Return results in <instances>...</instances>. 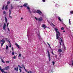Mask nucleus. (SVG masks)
I'll return each mask as SVG.
<instances>
[{"label":"nucleus","instance_id":"obj_43","mask_svg":"<svg viewBox=\"0 0 73 73\" xmlns=\"http://www.w3.org/2000/svg\"><path fill=\"white\" fill-rule=\"evenodd\" d=\"M21 20H23V18H21Z\"/></svg>","mask_w":73,"mask_h":73},{"label":"nucleus","instance_id":"obj_39","mask_svg":"<svg viewBox=\"0 0 73 73\" xmlns=\"http://www.w3.org/2000/svg\"><path fill=\"white\" fill-rule=\"evenodd\" d=\"M39 39L41 38V37L40 36H39Z\"/></svg>","mask_w":73,"mask_h":73},{"label":"nucleus","instance_id":"obj_7","mask_svg":"<svg viewBox=\"0 0 73 73\" xmlns=\"http://www.w3.org/2000/svg\"><path fill=\"white\" fill-rule=\"evenodd\" d=\"M58 52L60 54V55H61V54L60 53L61 52H62V50L61 49H59L58 50Z\"/></svg>","mask_w":73,"mask_h":73},{"label":"nucleus","instance_id":"obj_50","mask_svg":"<svg viewBox=\"0 0 73 73\" xmlns=\"http://www.w3.org/2000/svg\"><path fill=\"white\" fill-rule=\"evenodd\" d=\"M4 73H7L6 72H4Z\"/></svg>","mask_w":73,"mask_h":73},{"label":"nucleus","instance_id":"obj_46","mask_svg":"<svg viewBox=\"0 0 73 73\" xmlns=\"http://www.w3.org/2000/svg\"><path fill=\"white\" fill-rule=\"evenodd\" d=\"M52 54H54V53H53V52H52Z\"/></svg>","mask_w":73,"mask_h":73},{"label":"nucleus","instance_id":"obj_5","mask_svg":"<svg viewBox=\"0 0 73 73\" xmlns=\"http://www.w3.org/2000/svg\"><path fill=\"white\" fill-rule=\"evenodd\" d=\"M15 45L17 46L19 48V49H20L21 48V46L17 44V43H15Z\"/></svg>","mask_w":73,"mask_h":73},{"label":"nucleus","instance_id":"obj_54","mask_svg":"<svg viewBox=\"0 0 73 73\" xmlns=\"http://www.w3.org/2000/svg\"><path fill=\"white\" fill-rule=\"evenodd\" d=\"M20 7H23V6H21Z\"/></svg>","mask_w":73,"mask_h":73},{"label":"nucleus","instance_id":"obj_11","mask_svg":"<svg viewBox=\"0 0 73 73\" xmlns=\"http://www.w3.org/2000/svg\"><path fill=\"white\" fill-rule=\"evenodd\" d=\"M5 21L6 23H7L8 22V20L7 19V17H6L5 18Z\"/></svg>","mask_w":73,"mask_h":73},{"label":"nucleus","instance_id":"obj_8","mask_svg":"<svg viewBox=\"0 0 73 73\" xmlns=\"http://www.w3.org/2000/svg\"><path fill=\"white\" fill-rule=\"evenodd\" d=\"M9 69V66H7L5 68H4V70H8V69Z\"/></svg>","mask_w":73,"mask_h":73},{"label":"nucleus","instance_id":"obj_12","mask_svg":"<svg viewBox=\"0 0 73 73\" xmlns=\"http://www.w3.org/2000/svg\"><path fill=\"white\" fill-rule=\"evenodd\" d=\"M15 70L16 71H18V67H17L16 68H15Z\"/></svg>","mask_w":73,"mask_h":73},{"label":"nucleus","instance_id":"obj_4","mask_svg":"<svg viewBox=\"0 0 73 73\" xmlns=\"http://www.w3.org/2000/svg\"><path fill=\"white\" fill-rule=\"evenodd\" d=\"M36 13H38L39 15H41V14H42V13L41 11H40V10H37V11H36Z\"/></svg>","mask_w":73,"mask_h":73},{"label":"nucleus","instance_id":"obj_16","mask_svg":"<svg viewBox=\"0 0 73 73\" xmlns=\"http://www.w3.org/2000/svg\"><path fill=\"white\" fill-rule=\"evenodd\" d=\"M8 9V5H7L5 7V9L6 10Z\"/></svg>","mask_w":73,"mask_h":73},{"label":"nucleus","instance_id":"obj_3","mask_svg":"<svg viewBox=\"0 0 73 73\" xmlns=\"http://www.w3.org/2000/svg\"><path fill=\"white\" fill-rule=\"evenodd\" d=\"M47 52L48 53V58L49 59V61H50V53H49V51L48 50L47 51Z\"/></svg>","mask_w":73,"mask_h":73},{"label":"nucleus","instance_id":"obj_28","mask_svg":"<svg viewBox=\"0 0 73 73\" xmlns=\"http://www.w3.org/2000/svg\"><path fill=\"white\" fill-rule=\"evenodd\" d=\"M27 73H32V72L31 71H28Z\"/></svg>","mask_w":73,"mask_h":73},{"label":"nucleus","instance_id":"obj_9","mask_svg":"<svg viewBox=\"0 0 73 73\" xmlns=\"http://www.w3.org/2000/svg\"><path fill=\"white\" fill-rule=\"evenodd\" d=\"M6 26V25L5 23H4V25H3V28L4 30H5V27Z\"/></svg>","mask_w":73,"mask_h":73},{"label":"nucleus","instance_id":"obj_14","mask_svg":"<svg viewBox=\"0 0 73 73\" xmlns=\"http://www.w3.org/2000/svg\"><path fill=\"white\" fill-rule=\"evenodd\" d=\"M1 42H2L3 43H4H4H5V40L3 39L1 40Z\"/></svg>","mask_w":73,"mask_h":73},{"label":"nucleus","instance_id":"obj_45","mask_svg":"<svg viewBox=\"0 0 73 73\" xmlns=\"http://www.w3.org/2000/svg\"><path fill=\"white\" fill-rule=\"evenodd\" d=\"M47 44H48L49 46H50V44H49V43H47Z\"/></svg>","mask_w":73,"mask_h":73},{"label":"nucleus","instance_id":"obj_42","mask_svg":"<svg viewBox=\"0 0 73 73\" xmlns=\"http://www.w3.org/2000/svg\"><path fill=\"white\" fill-rule=\"evenodd\" d=\"M1 70V67L0 66V70Z\"/></svg>","mask_w":73,"mask_h":73},{"label":"nucleus","instance_id":"obj_13","mask_svg":"<svg viewBox=\"0 0 73 73\" xmlns=\"http://www.w3.org/2000/svg\"><path fill=\"white\" fill-rule=\"evenodd\" d=\"M27 8L28 9L29 11V12H30V13H31V11H30V8H29V7L28 6L27 7Z\"/></svg>","mask_w":73,"mask_h":73},{"label":"nucleus","instance_id":"obj_2","mask_svg":"<svg viewBox=\"0 0 73 73\" xmlns=\"http://www.w3.org/2000/svg\"><path fill=\"white\" fill-rule=\"evenodd\" d=\"M35 19L36 20H38L39 21H42V17H40L38 19L36 17H35Z\"/></svg>","mask_w":73,"mask_h":73},{"label":"nucleus","instance_id":"obj_21","mask_svg":"<svg viewBox=\"0 0 73 73\" xmlns=\"http://www.w3.org/2000/svg\"><path fill=\"white\" fill-rule=\"evenodd\" d=\"M0 70L1 71V72H2V73H3L4 72V70L3 69H1V70Z\"/></svg>","mask_w":73,"mask_h":73},{"label":"nucleus","instance_id":"obj_36","mask_svg":"<svg viewBox=\"0 0 73 73\" xmlns=\"http://www.w3.org/2000/svg\"><path fill=\"white\" fill-rule=\"evenodd\" d=\"M5 13H5V11H3V13L4 14H5Z\"/></svg>","mask_w":73,"mask_h":73},{"label":"nucleus","instance_id":"obj_26","mask_svg":"<svg viewBox=\"0 0 73 73\" xmlns=\"http://www.w3.org/2000/svg\"><path fill=\"white\" fill-rule=\"evenodd\" d=\"M52 64H53V65H54V64H55V63L54 61H53L52 62Z\"/></svg>","mask_w":73,"mask_h":73},{"label":"nucleus","instance_id":"obj_40","mask_svg":"<svg viewBox=\"0 0 73 73\" xmlns=\"http://www.w3.org/2000/svg\"><path fill=\"white\" fill-rule=\"evenodd\" d=\"M43 2H45V0H42Z\"/></svg>","mask_w":73,"mask_h":73},{"label":"nucleus","instance_id":"obj_1","mask_svg":"<svg viewBox=\"0 0 73 73\" xmlns=\"http://www.w3.org/2000/svg\"><path fill=\"white\" fill-rule=\"evenodd\" d=\"M54 30L56 32V39L58 40L60 46H61V45H62V44L64 45V42H63V40H62L61 38H59V36H58V35H60V33L59 31H58V29L57 28H55L54 29Z\"/></svg>","mask_w":73,"mask_h":73},{"label":"nucleus","instance_id":"obj_22","mask_svg":"<svg viewBox=\"0 0 73 73\" xmlns=\"http://www.w3.org/2000/svg\"><path fill=\"white\" fill-rule=\"evenodd\" d=\"M58 19L59 20V21H61V19L60 18V17L58 18Z\"/></svg>","mask_w":73,"mask_h":73},{"label":"nucleus","instance_id":"obj_47","mask_svg":"<svg viewBox=\"0 0 73 73\" xmlns=\"http://www.w3.org/2000/svg\"><path fill=\"white\" fill-rule=\"evenodd\" d=\"M24 68L25 70V69H25V67H24Z\"/></svg>","mask_w":73,"mask_h":73},{"label":"nucleus","instance_id":"obj_20","mask_svg":"<svg viewBox=\"0 0 73 73\" xmlns=\"http://www.w3.org/2000/svg\"><path fill=\"white\" fill-rule=\"evenodd\" d=\"M12 55H15V52H12Z\"/></svg>","mask_w":73,"mask_h":73},{"label":"nucleus","instance_id":"obj_27","mask_svg":"<svg viewBox=\"0 0 73 73\" xmlns=\"http://www.w3.org/2000/svg\"><path fill=\"white\" fill-rule=\"evenodd\" d=\"M64 28L63 27H62L61 29V30H64Z\"/></svg>","mask_w":73,"mask_h":73},{"label":"nucleus","instance_id":"obj_18","mask_svg":"<svg viewBox=\"0 0 73 73\" xmlns=\"http://www.w3.org/2000/svg\"><path fill=\"white\" fill-rule=\"evenodd\" d=\"M8 49V45H6V49L7 50Z\"/></svg>","mask_w":73,"mask_h":73},{"label":"nucleus","instance_id":"obj_55","mask_svg":"<svg viewBox=\"0 0 73 73\" xmlns=\"http://www.w3.org/2000/svg\"><path fill=\"white\" fill-rule=\"evenodd\" d=\"M23 73H25L24 72H23Z\"/></svg>","mask_w":73,"mask_h":73},{"label":"nucleus","instance_id":"obj_53","mask_svg":"<svg viewBox=\"0 0 73 73\" xmlns=\"http://www.w3.org/2000/svg\"><path fill=\"white\" fill-rule=\"evenodd\" d=\"M55 56H56V57H57V55H55Z\"/></svg>","mask_w":73,"mask_h":73},{"label":"nucleus","instance_id":"obj_19","mask_svg":"<svg viewBox=\"0 0 73 73\" xmlns=\"http://www.w3.org/2000/svg\"><path fill=\"white\" fill-rule=\"evenodd\" d=\"M9 42L10 44L9 47H10V48H11V42H10V41H9Z\"/></svg>","mask_w":73,"mask_h":73},{"label":"nucleus","instance_id":"obj_24","mask_svg":"<svg viewBox=\"0 0 73 73\" xmlns=\"http://www.w3.org/2000/svg\"><path fill=\"white\" fill-rule=\"evenodd\" d=\"M69 24H70L71 23H70V19L69 20Z\"/></svg>","mask_w":73,"mask_h":73},{"label":"nucleus","instance_id":"obj_6","mask_svg":"<svg viewBox=\"0 0 73 73\" xmlns=\"http://www.w3.org/2000/svg\"><path fill=\"white\" fill-rule=\"evenodd\" d=\"M9 17L10 18H11V19H12V17L11 16H10L11 14V10H9Z\"/></svg>","mask_w":73,"mask_h":73},{"label":"nucleus","instance_id":"obj_34","mask_svg":"<svg viewBox=\"0 0 73 73\" xmlns=\"http://www.w3.org/2000/svg\"><path fill=\"white\" fill-rule=\"evenodd\" d=\"M4 5H3V7L2 8V9H4Z\"/></svg>","mask_w":73,"mask_h":73},{"label":"nucleus","instance_id":"obj_31","mask_svg":"<svg viewBox=\"0 0 73 73\" xmlns=\"http://www.w3.org/2000/svg\"><path fill=\"white\" fill-rule=\"evenodd\" d=\"M1 61L2 62H3V63H5L4 62V60H3L1 59Z\"/></svg>","mask_w":73,"mask_h":73},{"label":"nucleus","instance_id":"obj_15","mask_svg":"<svg viewBox=\"0 0 73 73\" xmlns=\"http://www.w3.org/2000/svg\"><path fill=\"white\" fill-rule=\"evenodd\" d=\"M28 5V3H25L23 5L24 7H27V6Z\"/></svg>","mask_w":73,"mask_h":73},{"label":"nucleus","instance_id":"obj_56","mask_svg":"<svg viewBox=\"0 0 73 73\" xmlns=\"http://www.w3.org/2000/svg\"><path fill=\"white\" fill-rule=\"evenodd\" d=\"M70 65H71V64H70Z\"/></svg>","mask_w":73,"mask_h":73},{"label":"nucleus","instance_id":"obj_32","mask_svg":"<svg viewBox=\"0 0 73 73\" xmlns=\"http://www.w3.org/2000/svg\"><path fill=\"white\" fill-rule=\"evenodd\" d=\"M19 70H20V73L21 72L22 70H21V69H20V68L19 69Z\"/></svg>","mask_w":73,"mask_h":73},{"label":"nucleus","instance_id":"obj_37","mask_svg":"<svg viewBox=\"0 0 73 73\" xmlns=\"http://www.w3.org/2000/svg\"><path fill=\"white\" fill-rule=\"evenodd\" d=\"M9 61H6L7 63H9Z\"/></svg>","mask_w":73,"mask_h":73},{"label":"nucleus","instance_id":"obj_52","mask_svg":"<svg viewBox=\"0 0 73 73\" xmlns=\"http://www.w3.org/2000/svg\"><path fill=\"white\" fill-rule=\"evenodd\" d=\"M12 50H13V47H12Z\"/></svg>","mask_w":73,"mask_h":73},{"label":"nucleus","instance_id":"obj_10","mask_svg":"<svg viewBox=\"0 0 73 73\" xmlns=\"http://www.w3.org/2000/svg\"><path fill=\"white\" fill-rule=\"evenodd\" d=\"M42 27H43V28H44V29H45L46 28V26L45 25L43 24L42 25Z\"/></svg>","mask_w":73,"mask_h":73},{"label":"nucleus","instance_id":"obj_44","mask_svg":"<svg viewBox=\"0 0 73 73\" xmlns=\"http://www.w3.org/2000/svg\"><path fill=\"white\" fill-rule=\"evenodd\" d=\"M18 66L19 68H20V67H21V66H20V65H18Z\"/></svg>","mask_w":73,"mask_h":73},{"label":"nucleus","instance_id":"obj_33","mask_svg":"<svg viewBox=\"0 0 73 73\" xmlns=\"http://www.w3.org/2000/svg\"><path fill=\"white\" fill-rule=\"evenodd\" d=\"M9 25V23H7V27L8 28V25Z\"/></svg>","mask_w":73,"mask_h":73},{"label":"nucleus","instance_id":"obj_23","mask_svg":"<svg viewBox=\"0 0 73 73\" xmlns=\"http://www.w3.org/2000/svg\"><path fill=\"white\" fill-rule=\"evenodd\" d=\"M70 13H71V14H73V11H71L70 12Z\"/></svg>","mask_w":73,"mask_h":73},{"label":"nucleus","instance_id":"obj_17","mask_svg":"<svg viewBox=\"0 0 73 73\" xmlns=\"http://www.w3.org/2000/svg\"><path fill=\"white\" fill-rule=\"evenodd\" d=\"M21 54H19L18 57H21Z\"/></svg>","mask_w":73,"mask_h":73},{"label":"nucleus","instance_id":"obj_57","mask_svg":"<svg viewBox=\"0 0 73 73\" xmlns=\"http://www.w3.org/2000/svg\"><path fill=\"white\" fill-rule=\"evenodd\" d=\"M1 41H0V42Z\"/></svg>","mask_w":73,"mask_h":73},{"label":"nucleus","instance_id":"obj_48","mask_svg":"<svg viewBox=\"0 0 73 73\" xmlns=\"http://www.w3.org/2000/svg\"><path fill=\"white\" fill-rule=\"evenodd\" d=\"M11 9H13V7H12V6H11Z\"/></svg>","mask_w":73,"mask_h":73},{"label":"nucleus","instance_id":"obj_51","mask_svg":"<svg viewBox=\"0 0 73 73\" xmlns=\"http://www.w3.org/2000/svg\"><path fill=\"white\" fill-rule=\"evenodd\" d=\"M63 32H65V31H64Z\"/></svg>","mask_w":73,"mask_h":73},{"label":"nucleus","instance_id":"obj_38","mask_svg":"<svg viewBox=\"0 0 73 73\" xmlns=\"http://www.w3.org/2000/svg\"><path fill=\"white\" fill-rule=\"evenodd\" d=\"M25 70V71H26V72H28V70H27L26 69Z\"/></svg>","mask_w":73,"mask_h":73},{"label":"nucleus","instance_id":"obj_41","mask_svg":"<svg viewBox=\"0 0 73 73\" xmlns=\"http://www.w3.org/2000/svg\"><path fill=\"white\" fill-rule=\"evenodd\" d=\"M64 49H66V47H65V46H64Z\"/></svg>","mask_w":73,"mask_h":73},{"label":"nucleus","instance_id":"obj_35","mask_svg":"<svg viewBox=\"0 0 73 73\" xmlns=\"http://www.w3.org/2000/svg\"><path fill=\"white\" fill-rule=\"evenodd\" d=\"M10 2H9V1H8V2H7V4H10Z\"/></svg>","mask_w":73,"mask_h":73},{"label":"nucleus","instance_id":"obj_25","mask_svg":"<svg viewBox=\"0 0 73 73\" xmlns=\"http://www.w3.org/2000/svg\"><path fill=\"white\" fill-rule=\"evenodd\" d=\"M16 57L15 56H14L13 57V58H14V59H16Z\"/></svg>","mask_w":73,"mask_h":73},{"label":"nucleus","instance_id":"obj_49","mask_svg":"<svg viewBox=\"0 0 73 73\" xmlns=\"http://www.w3.org/2000/svg\"><path fill=\"white\" fill-rule=\"evenodd\" d=\"M20 68H23L21 67H20Z\"/></svg>","mask_w":73,"mask_h":73},{"label":"nucleus","instance_id":"obj_30","mask_svg":"<svg viewBox=\"0 0 73 73\" xmlns=\"http://www.w3.org/2000/svg\"><path fill=\"white\" fill-rule=\"evenodd\" d=\"M3 44H4V43H1V46H3Z\"/></svg>","mask_w":73,"mask_h":73},{"label":"nucleus","instance_id":"obj_29","mask_svg":"<svg viewBox=\"0 0 73 73\" xmlns=\"http://www.w3.org/2000/svg\"><path fill=\"white\" fill-rule=\"evenodd\" d=\"M7 29L8 30L9 32L10 31V30H9V29L8 27H7Z\"/></svg>","mask_w":73,"mask_h":73}]
</instances>
